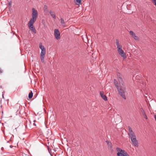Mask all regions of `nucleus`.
Returning a JSON list of instances; mask_svg holds the SVG:
<instances>
[{
	"label": "nucleus",
	"instance_id": "1",
	"mask_svg": "<svg viewBox=\"0 0 156 156\" xmlns=\"http://www.w3.org/2000/svg\"><path fill=\"white\" fill-rule=\"evenodd\" d=\"M119 81L120 85L118 88H117L119 94L125 99H126L125 95V93L126 91V88L124 84V82L121 78H119Z\"/></svg>",
	"mask_w": 156,
	"mask_h": 156
},
{
	"label": "nucleus",
	"instance_id": "2",
	"mask_svg": "<svg viewBox=\"0 0 156 156\" xmlns=\"http://www.w3.org/2000/svg\"><path fill=\"white\" fill-rule=\"evenodd\" d=\"M128 128L129 131L128 135L132 143L134 146L138 147V143L134 133L130 126H128Z\"/></svg>",
	"mask_w": 156,
	"mask_h": 156
},
{
	"label": "nucleus",
	"instance_id": "3",
	"mask_svg": "<svg viewBox=\"0 0 156 156\" xmlns=\"http://www.w3.org/2000/svg\"><path fill=\"white\" fill-rule=\"evenodd\" d=\"M116 44L117 47V51L119 55L123 58H126V54L122 49V46L119 43L118 40H116Z\"/></svg>",
	"mask_w": 156,
	"mask_h": 156
},
{
	"label": "nucleus",
	"instance_id": "4",
	"mask_svg": "<svg viewBox=\"0 0 156 156\" xmlns=\"http://www.w3.org/2000/svg\"><path fill=\"white\" fill-rule=\"evenodd\" d=\"M39 47L41 50V52L40 54V58L41 62L44 63V57L46 52V49L44 46L42 45L41 43H40Z\"/></svg>",
	"mask_w": 156,
	"mask_h": 156
},
{
	"label": "nucleus",
	"instance_id": "5",
	"mask_svg": "<svg viewBox=\"0 0 156 156\" xmlns=\"http://www.w3.org/2000/svg\"><path fill=\"white\" fill-rule=\"evenodd\" d=\"M116 150L117 152V155L118 156H129L126 152L124 150L121 149L120 148H116Z\"/></svg>",
	"mask_w": 156,
	"mask_h": 156
},
{
	"label": "nucleus",
	"instance_id": "6",
	"mask_svg": "<svg viewBox=\"0 0 156 156\" xmlns=\"http://www.w3.org/2000/svg\"><path fill=\"white\" fill-rule=\"evenodd\" d=\"M32 18H31L30 20L35 21L37 20L38 16V13L37 10H35L34 8L32 9Z\"/></svg>",
	"mask_w": 156,
	"mask_h": 156
},
{
	"label": "nucleus",
	"instance_id": "7",
	"mask_svg": "<svg viewBox=\"0 0 156 156\" xmlns=\"http://www.w3.org/2000/svg\"><path fill=\"white\" fill-rule=\"evenodd\" d=\"M35 21H33L31 20H30L28 23V26L30 30L34 33H36V30L35 28L33 26V24Z\"/></svg>",
	"mask_w": 156,
	"mask_h": 156
},
{
	"label": "nucleus",
	"instance_id": "8",
	"mask_svg": "<svg viewBox=\"0 0 156 156\" xmlns=\"http://www.w3.org/2000/svg\"><path fill=\"white\" fill-rule=\"evenodd\" d=\"M55 37V38L58 40L60 38V33L58 29H55L54 31Z\"/></svg>",
	"mask_w": 156,
	"mask_h": 156
},
{
	"label": "nucleus",
	"instance_id": "9",
	"mask_svg": "<svg viewBox=\"0 0 156 156\" xmlns=\"http://www.w3.org/2000/svg\"><path fill=\"white\" fill-rule=\"evenodd\" d=\"M129 33L132 37H133L135 40H138V36H136L135 34L133 31H130L129 32Z\"/></svg>",
	"mask_w": 156,
	"mask_h": 156
},
{
	"label": "nucleus",
	"instance_id": "10",
	"mask_svg": "<svg viewBox=\"0 0 156 156\" xmlns=\"http://www.w3.org/2000/svg\"><path fill=\"white\" fill-rule=\"evenodd\" d=\"M49 12H50V13L51 16L52 18H53L55 19L56 18V16L55 15V14L54 13V12L53 11L51 10Z\"/></svg>",
	"mask_w": 156,
	"mask_h": 156
},
{
	"label": "nucleus",
	"instance_id": "11",
	"mask_svg": "<svg viewBox=\"0 0 156 156\" xmlns=\"http://www.w3.org/2000/svg\"><path fill=\"white\" fill-rule=\"evenodd\" d=\"M114 82L116 88H118V87H119V83H118V82L115 79L114 80Z\"/></svg>",
	"mask_w": 156,
	"mask_h": 156
},
{
	"label": "nucleus",
	"instance_id": "12",
	"mask_svg": "<svg viewBox=\"0 0 156 156\" xmlns=\"http://www.w3.org/2000/svg\"><path fill=\"white\" fill-rule=\"evenodd\" d=\"M61 24L62 26H64L65 25V23L63 19L62 18H61Z\"/></svg>",
	"mask_w": 156,
	"mask_h": 156
},
{
	"label": "nucleus",
	"instance_id": "13",
	"mask_svg": "<svg viewBox=\"0 0 156 156\" xmlns=\"http://www.w3.org/2000/svg\"><path fill=\"white\" fill-rule=\"evenodd\" d=\"M33 96V94L32 91H31L29 94L28 97L29 99H31L32 98Z\"/></svg>",
	"mask_w": 156,
	"mask_h": 156
},
{
	"label": "nucleus",
	"instance_id": "14",
	"mask_svg": "<svg viewBox=\"0 0 156 156\" xmlns=\"http://www.w3.org/2000/svg\"><path fill=\"white\" fill-rule=\"evenodd\" d=\"M101 97L105 101H106L108 100L107 97L105 95H103Z\"/></svg>",
	"mask_w": 156,
	"mask_h": 156
},
{
	"label": "nucleus",
	"instance_id": "15",
	"mask_svg": "<svg viewBox=\"0 0 156 156\" xmlns=\"http://www.w3.org/2000/svg\"><path fill=\"white\" fill-rule=\"evenodd\" d=\"M76 4L78 5L81 4V0H75Z\"/></svg>",
	"mask_w": 156,
	"mask_h": 156
},
{
	"label": "nucleus",
	"instance_id": "16",
	"mask_svg": "<svg viewBox=\"0 0 156 156\" xmlns=\"http://www.w3.org/2000/svg\"><path fill=\"white\" fill-rule=\"evenodd\" d=\"M143 115L144 116V117L146 119H147V117L146 115V114L144 112L143 113Z\"/></svg>",
	"mask_w": 156,
	"mask_h": 156
},
{
	"label": "nucleus",
	"instance_id": "17",
	"mask_svg": "<svg viewBox=\"0 0 156 156\" xmlns=\"http://www.w3.org/2000/svg\"><path fill=\"white\" fill-rule=\"evenodd\" d=\"M106 142H107L108 145V146H110V147H111V142H109L108 141H106Z\"/></svg>",
	"mask_w": 156,
	"mask_h": 156
},
{
	"label": "nucleus",
	"instance_id": "18",
	"mask_svg": "<svg viewBox=\"0 0 156 156\" xmlns=\"http://www.w3.org/2000/svg\"><path fill=\"white\" fill-rule=\"evenodd\" d=\"M154 5L156 6V0H151Z\"/></svg>",
	"mask_w": 156,
	"mask_h": 156
},
{
	"label": "nucleus",
	"instance_id": "19",
	"mask_svg": "<svg viewBox=\"0 0 156 156\" xmlns=\"http://www.w3.org/2000/svg\"><path fill=\"white\" fill-rule=\"evenodd\" d=\"M100 94L101 97H102L103 95H104V93L103 92H100Z\"/></svg>",
	"mask_w": 156,
	"mask_h": 156
},
{
	"label": "nucleus",
	"instance_id": "20",
	"mask_svg": "<svg viewBox=\"0 0 156 156\" xmlns=\"http://www.w3.org/2000/svg\"><path fill=\"white\" fill-rule=\"evenodd\" d=\"M12 2L11 1L9 3V4H8L9 5V6H11L12 5Z\"/></svg>",
	"mask_w": 156,
	"mask_h": 156
},
{
	"label": "nucleus",
	"instance_id": "21",
	"mask_svg": "<svg viewBox=\"0 0 156 156\" xmlns=\"http://www.w3.org/2000/svg\"><path fill=\"white\" fill-rule=\"evenodd\" d=\"M47 6L46 5H44V9H47Z\"/></svg>",
	"mask_w": 156,
	"mask_h": 156
},
{
	"label": "nucleus",
	"instance_id": "22",
	"mask_svg": "<svg viewBox=\"0 0 156 156\" xmlns=\"http://www.w3.org/2000/svg\"><path fill=\"white\" fill-rule=\"evenodd\" d=\"M141 111L142 112V113L144 112L142 108H141Z\"/></svg>",
	"mask_w": 156,
	"mask_h": 156
},
{
	"label": "nucleus",
	"instance_id": "23",
	"mask_svg": "<svg viewBox=\"0 0 156 156\" xmlns=\"http://www.w3.org/2000/svg\"><path fill=\"white\" fill-rule=\"evenodd\" d=\"M2 73V70L0 69V73Z\"/></svg>",
	"mask_w": 156,
	"mask_h": 156
},
{
	"label": "nucleus",
	"instance_id": "24",
	"mask_svg": "<svg viewBox=\"0 0 156 156\" xmlns=\"http://www.w3.org/2000/svg\"><path fill=\"white\" fill-rule=\"evenodd\" d=\"M34 125L35 126H36V124H35V123H34Z\"/></svg>",
	"mask_w": 156,
	"mask_h": 156
},
{
	"label": "nucleus",
	"instance_id": "25",
	"mask_svg": "<svg viewBox=\"0 0 156 156\" xmlns=\"http://www.w3.org/2000/svg\"><path fill=\"white\" fill-rule=\"evenodd\" d=\"M35 120H34V122H35Z\"/></svg>",
	"mask_w": 156,
	"mask_h": 156
}]
</instances>
